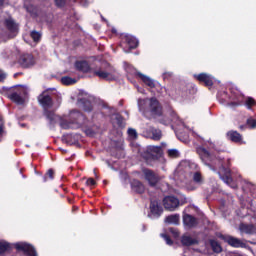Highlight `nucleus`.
Here are the masks:
<instances>
[{
	"mask_svg": "<svg viewBox=\"0 0 256 256\" xmlns=\"http://www.w3.org/2000/svg\"><path fill=\"white\" fill-rule=\"evenodd\" d=\"M60 126L62 127V129H71V124H69L67 121L62 120L60 122Z\"/></svg>",
	"mask_w": 256,
	"mask_h": 256,
	"instance_id": "37",
	"label": "nucleus"
},
{
	"mask_svg": "<svg viewBox=\"0 0 256 256\" xmlns=\"http://www.w3.org/2000/svg\"><path fill=\"white\" fill-rule=\"evenodd\" d=\"M70 119H73L74 121H79L80 119H83V114L78 111H72L70 112Z\"/></svg>",
	"mask_w": 256,
	"mask_h": 256,
	"instance_id": "29",
	"label": "nucleus"
},
{
	"mask_svg": "<svg viewBox=\"0 0 256 256\" xmlns=\"http://www.w3.org/2000/svg\"><path fill=\"white\" fill-rule=\"evenodd\" d=\"M247 125H248L249 127H251L252 129H255V127H256V120H255V119H252V118H249V119L247 120Z\"/></svg>",
	"mask_w": 256,
	"mask_h": 256,
	"instance_id": "36",
	"label": "nucleus"
},
{
	"mask_svg": "<svg viewBox=\"0 0 256 256\" xmlns=\"http://www.w3.org/2000/svg\"><path fill=\"white\" fill-rule=\"evenodd\" d=\"M161 237L165 239L167 245H173V241L171 240V238H169V236H167V234H161Z\"/></svg>",
	"mask_w": 256,
	"mask_h": 256,
	"instance_id": "38",
	"label": "nucleus"
},
{
	"mask_svg": "<svg viewBox=\"0 0 256 256\" xmlns=\"http://www.w3.org/2000/svg\"><path fill=\"white\" fill-rule=\"evenodd\" d=\"M179 214H172L165 218V223H168L170 225H179Z\"/></svg>",
	"mask_w": 256,
	"mask_h": 256,
	"instance_id": "19",
	"label": "nucleus"
},
{
	"mask_svg": "<svg viewBox=\"0 0 256 256\" xmlns=\"http://www.w3.org/2000/svg\"><path fill=\"white\" fill-rule=\"evenodd\" d=\"M19 63L24 68L33 67L35 65V57L31 54H23L20 56Z\"/></svg>",
	"mask_w": 256,
	"mask_h": 256,
	"instance_id": "9",
	"label": "nucleus"
},
{
	"mask_svg": "<svg viewBox=\"0 0 256 256\" xmlns=\"http://www.w3.org/2000/svg\"><path fill=\"white\" fill-rule=\"evenodd\" d=\"M150 211L152 215H156L157 217H159V215L163 213V208L159 205V202L151 201Z\"/></svg>",
	"mask_w": 256,
	"mask_h": 256,
	"instance_id": "13",
	"label": "nucleus"
},
{
	"mask_svg": "<svg viewBox=\"0 0 256 256\" xmlns=\"http://www.w3.org/2000/svg\"><path fill=\"white\" fill-rule=\"evenodd\" d=\"M240 231L242 233H255V226L254 225H247V224H241L240 225Z\"/></svg>",
	"mask_w": 256,
	"mask_h": 256,
	"instance_id": "24",
	"label": "nucleus"
},
{
	"mask_svg": "<svg viewBox=\"0 0 256 256\" xmlns=\"http://www.w3.org/2000/svg\"><path fill=\"white\" fill-rule=\"evenodd\" d=\"M16 248L19 251H24V253H26V255L28 256H37V252H35V248H33V246L29 245V244H17Z\"/></svg>",
	"mask_w": 256,
	"mask_h": 256,
	"instance_id": "11",
	"label": "nucleus"
},
{
	"mask_svg": "<svg viewBox=\"0 0 256 256\" xmlns=\"http://www.w3.org/2000/svg\"><path fill=\"white\" fill-rule=\"evenodd\" d=\"M56 7H65V0H55Z\"/></svg>",
	"mask_w": 256,
	"mask_h": 256,
	"instance_id": "39",
	"label": "nucleus"
},
{
	"mask_svg": "<svg viewBox=\"0 0 256 256\" xmlns=\"http://www.w3.org/2000/svg\"><path fill=\"white\" fill-rule=\"evenodd\" d=\"M136 75L143 81V83H145V85H147L148 87H151V89L155 87V82L150 77L144 75L141 72H137Z\"/></svg>",
	"mask_w": 256,
	"mask_h": 256,
	"instance_id": "16",
	"label": "nucleus"
},
{
	"mask_svg": "<svg viewBox=\"0 0 256 256\" xmlns=\"http://www.w3.org/2000/svg\"><path fill=\"white\" fill-rule=\"evenodd\" d=\"M163 205L167 211H175L179 207V199L175 196H167L163 199Z\"/></svg>",
	"mask_w": 256,
	"mask_h": 256,
	"instance_id": "7",
	"label": "nucleus"
},
{
	"mask_svg": "<svg viewBox=\"0 0 256 256\" xmlns=\"http://www.w3.org/2000/svg\"><path fill=\"white\" fill-rule=\"evenodd\" d=\"M197 151L203 163H205L208 167H213V165H215V162H213L214 157L209 153V151H207V149L198 148Z\"/></svg>",
	"mask_w": 256,
	"mask_h": 256,
	"instance_id": "8",
	"label": "nucleus"
},
{
	"mask_svg": "<svg viewBox=\"0 0 256 256\" xmlns=\"http://www.w3.org/2000/svg\"><path fill=\"white\" fill-rule=\"evenodd\" d=\"M125 41L129 45L130 49H137L139 46V41H137L133 36L126 35Z\"/></svg>",
	"mask_w": 256,
	"mask_h": 256,
	"instance_id": "18",
	"label": "nucleus"
},
{
	"mask_svg": "<svg viewBox=\"0 0 256 256\" xmlns=\"http://www.w3.org/2000/svg\"><path fill=\"white\" fill-rule=\"evenodd\" d=\"M31 38L35 43H39L41 41V33L37 31H32L30 34Z\"/></svg>",
	"mask_w": 256,
	"mask_h": 256,
	"instance_id": "30",
	"label": "nucleus"
},
{
	"mask_svg": "<svg viewBox=\"0 0 256 256\" xmlns=\"http://www.w3.org/2000/svg\"><path fill=\"white\" fill-rule=\"evenodd\" d=\"M218 175L220 176V179H222V181H224V183L227 185H231V187L234 189L237 187V185L233 184V178L231 177L230 169L225 168V166H221L218 171Z\"/></svg>",
	"mask_w": 256,
	"mask_h": 256,
	"instance_id": "5",
	"label": "nucleus"
},
{
	"mask_svg": "<svg viewBox=\"0 0 256 256\" xmlns=\"http://www.w3.org/2000/svg\"><path fill=\"white\" fill-rule=\"evenodd\" d=\"M119 127H123V122H120V123H119Z\"/></svg>",
	"mask_w": 256,
	"mask_h": 256,
	"instance_id": "46",
	"label": "nucleus"
},
{
	"mask_svg": "<svg viewBox=\"0 0 256 256\" xmlns=\"http://www.w3.org/2000/svg\"><path fill=\"white\" fill-rule=\"evenodd\" d=\"M148 131L152 135L151 139H153L154 141H159L161 139V130L150 127Z\"/></svg>",
	"mask_w": 256,
	"mask_h": 256,
	"instance_id": "22",
	"label": "nucleus"
},
{
	"mask_svg": "<svg viewBox=\"0 0 256 256\" xmlns=\"http://www.w3.org/2000/svg\"><path fill=\"white\" fill-rule=\"evenodd\" d=\"M193 181L198 183V185H201V183H203V176H201V173L195 172L193 175Z\"/></svg>",
	"mask_w": 256,
	"mask_h": 256,
	"instance_id": "31",
	"label": "nucleus"
},
{
	"mask_svg": "<svg viewBox=\"0 0 256 256\" xmlns=\"http://www.w3.org/2000/svg\"><path fill=\"white\" fill-rule=\"evenodd\" d=\"M210 245L214 253H221L223 251V248H221V244L217 242L216 240H210Z\"/></svg>",
	"mask_w": 256,
	"mask_h": 256,
	"instance_id": "26",
	"label": "nucleus"
},
{
	"mask_svg": "<svg viewBox=\"0 0 256 256\" xmlns=\"http://www.w3.org/2000/svg\"><path fill=\"white\" fill-rule=\"evenodd\" d=\"M148 151L149 153H151V155H157L158 157H161V155H163V150L161 149V146H149Z\"/></svg>",
	"mask_w": 256,
	"mask_h": 256,
	"instance_id": "23",
	"label": "nucleus"
},
{
	"mask_svg": "<svg viewBox=\"0 0 256 256\" xmlns=\"http://www.w3.org/2000/svg\"><path fill=\"white\" fill-rule=\"evenodd\" d=\"M195 79L200 81V83H204L206 87H213V76L207 74V73H201L194 76Z\"/></svg>",
	"mask_w": 256,
	"mask_h": 256,
	"instance_id": "10",
	"label": "nucleus"
},
{
	"mask_svg": "<svg viewBox=\"0 0 256 256\" xmlns=\"http://www.w3.org/2000/svg\"><path fill=\"white\" fill-rule=\"evenodd\" d=\"M132 189L136 193H144L145 192V186L139 180L132 181Z\"/></svg>",
	"mask_w": 256,
	"mask_h": 256,
	"instance_id": "17",
	"label": "nucleus"
},
{
	"mask_svg": "<svg viewBox=\"0 0 256 256\" xmlns=\"http://www.w3.org/2000/svg\"><path fill=\"white\" fill-rule=\"evenodd\" d=\"M143 174L150 187H155L161 181V177L150 169H144Z\"/></svg>",
	"mask_w": 256,
	"mask_h": 256,
	"instance_id": "6",
	"label": "nucleus"
},
{
	"mask_svg": "<svg viewBox=\"0 0 256 256\" xmlns=\"http://www.w3.org/2000/svg\"><path fill=\"white\" fill-rule=\"evenodd\" d=\"M3 1H4V0H0V5H3Z\"/></svg>",
	"mask_w": 256,
	"mask_h": 256,
	"instance_id": "47",
	"label": "nucleus"
},
{
	"mask_svg": "<svg viewBox=\"0 0 256 256\" xmlns=\"http://www.w3.org/2000/svg\"><path fill=\"white\" fill-rule=\"evenodd\" d=\"M5 79H7V74L0 70V83H3Z\"/></svg>",
	"mask_w": 256,
	"mask_h": 256,
	"instance_id": "40",
	"label": "nucleus"
},
{
	"mask_svg": "<svg viewBox=\"0 0 256 256\" xmlns=\"http://www.w3.org/2000/svg\"><path fill=\"white\" fill-rule=\"evenodd\" d=\"M140 109H145L144 105H149L150 112L153 117H161L163 115V109L156 98H146L138 101Z\"/></svg>",
	"mask_w": 256,
	"mask_h": 256,
	"instance_id": "3",
	"label": "nucleus"
},
{
	"mask_svg": "<svg viewBox=\"0 0 256 256\" xmlns=\"http://www.w3.org/2000/svg\"><path fill=\"white\" fill-rule=\"evenodd\" d=\"M128 135L132 137V139H137V130L133 128L128 129Z\"/></svg>",
	"mask_w": 256,
	"mask_h": 256,
	"instance_id": "33",
	"label": "nucleus"
},
{
	"mask_svg": "<svg viewBox=\"0 0 256 256\" xmlns=\"http://www.w3.org/2000/svg\"><path fill=\"white\" fill-rule=\"evenodd\" d=\"M96 182L93 178H89L87 181H86V185H88V187H93V185H95Z\"/></svg>",
	"mask_w": 256,
	"mask_h": 256,
	"instance_id": "41",
	"label": "nucleus"
},
{
	"mask_svg": "<svg viewBox=\"0 0 256 256\" xmlns=\"http://www.w3.org/2000/svg\"><path fill=\"white\" fill-rule=\"evenodd\" d=\"M228 139L234 143H243V137L237 131H230L227 133Z\"/></svg>",
	"mask_w": 256,
	"mask_h": 256,
	"instance_id": "14",
	"label": "nucleus"
},
{
	"mask_svg": "<svg viewBox=\"0 0 256 256\" xmlns=\"http://www.w3.org/2000/svg\"><path fill=\"white\" fill-rule=\"evenodd\" d=\"M240 129H243V126H240Z\"/></svg>",
	"mask_w": 256,
	"mask_h": 256,
	"instance_id": "48",
	"label": "nucleus"
},
{
	"mask_svg": "<svg viewBox=\"0 0 256 256\" xmlns=\"http://www.w3.org/2000/svg\"><path fill=\"white\" fill-rule=\"evenodd\" d=\"M246 105L247 107L251 108L253 107V105H255V99L251 98V97H248L246 99Z\"/></svg>",
	"mask_w": 256,
	"mask_h": 256,
	"instance_id": "35",
	"label": "nucleus"
},
{
	"mask_svg": "<svg viewBox=\"0 0 256 256\" xmlns=\"http://www.w3.org/2000/svg\"><path fill=\"white\" fill-rule=\"evenodd\" d=\"M165 75H168L169 77H171V75H173V73H166Z\"/></svg>",
	"mask_w": 256,
	"mask_h": 256,
	"instance_id": "45",
	"label": "nucleus"
},
{
	"mask_svg": "<svg viewBox=\"0 0 256 256\" xmlns=\"http://www.w3.org/2000/svg\"><path fill=\"white\" fill-rule=\"evenodd\" d=\"M84 111H91V107H89V108H84Z\"/></svg>",
	"mask_w": 256,
	"mask_h": 256,
	"instance_id": "43",
	"label": "nucleus"
},
{
	"mask_svg": "<svg viewBox=\"0 0 256 256\" xmlns=\"http://www.w3.org/2000/svg\"><path fill=\"white\" fill-rule=\"evenodd\" d=\"M54 175L55 172L53 171V169H49L46 173V176L44 177V181H47V177H49V179H53Z\"/></svg>",
	"mask_w": 256,
	"mask_h": 256,
	"instance_id": "34",
	"label": "nucleus"
},
{
	"mask_svg": "<svg viewBox=\"0 0 256 256\" xmlns=\"http://www.w3.org/2000/svg\"><path fill=\"white\" fill-rule=\"evenodd\" d=\"M38 101L42 107H44V115L49 119L50 123H56L59 120V117L55 115L54 112H51L47 109L50 107H53V99H51V96L47 94V92H43L42 94L39 95Z\"/></svg>",
	"mask_w": 256,
	"mask_h": 256,
	"instance_id": "1",
	"label": "nucleus"
},
{
	"mask_svg": "<svg viewBox=\"0 0 256 256\" xmlns=\"http://www.w3.org/2000/svg\"><path fill=\"white\" fill-rule=\"evenodd\" d=\"M5 23L7 29H9L11 33H17V31H19V26H17V24L12 19H7Z\"/></svg>",
	"mask_w": 256,
	"mask_h": 256,
	"instance_id": "21",
	"label": "nucleus"
},
{
	"mask_svg": "<svg viewBox=\"0 0 256 256\" xmlns=\"http://www.w3.org/2000/svg\"><path fill=\"white\" fill-rule=\"evenodd\" d=\"M182 245H185L186 247H190V245H197V240L191 238V236L184 235L181 239Z\"/></svg>",
	"mask_w": 256,
	"mask_h": 256,
	"instance_id": "20",
	"label": "nucleus"
},
{
	"mask_svg": "<svg viewBox=\"0 0 256 256\" xmlns=\"http://www.w3.org/2000/svg\"><path fill=\"white\" fill-rule=\"evenodd\" d=\"M118 119H120L121 121L123 120L122 118H118Z\"/></svg>",
	"mask_w": 256,
	"mask_h": 256,
	"instance_id": "49",
	"label": "nucleus"
},
{
	"mask_svg": "<svg viewBox=\"0 0 256 256\" xmlns=\"http://www.w3.org/2000/svg\"><path fill=\"white\" fill-rule=\"evenodd\" d=\"M226 241L228 242V245H231V247H241L242 249L246 247V244L243 241L231 236L226 237Z\"/></svg>",
	"mask_w": 256,
	"mask_h": 256,
	"instance_id": "12",
	"label": "nucleus"
},
{
	"mask_svg": "<svg viewBox=\"0 0 256 256\" xmlns=\"http://www.w3.org/2000/svg\"><path fill=\"white\" fill-rule=\"evenodd\" d=\"M61 83L63 85H75V83H77V80L73 79V78H71L69 76H65V77L61 78Z\"/></svg>",
	"mask_w": 256,
	"mask_h": 256,
	"instance_id": "27",
	"label": "nucleus"
},
{
	"mask_svg": "<svg viewBox=\"0 0 256 256\" xmlns=\"http://www.w3.org/2000/svg\"><path fill=\"white\" fill-rule=\"evenodd\" d=\"M29 89L27 86H15L8 90L7 96L13 101L17 103V105H23L25 103V98L21 95H27Z\"/></svg>",
	"mask_w": 256,
	"mask_h": 256,
	"instance_id": "2",
	"label": "nucleus"
},
{
	"mask_svg": "<svg viewBox=\"0 0 256 256\" xmlns=\"http://www.w3.org/2000/svg\"><path fill=\"white\" fill-rule=\"evenodd\" d=\"M183 223L186 227H195L197 226V219L189 214H185L183 216Z\"/></svg>",
	"mask_w": 256,
	"mask_h": 256,
	"instance_id": "15",
	"label": "nucleus"
},
{
	"mask_svg": "<svg viewBox=\"0 0 256 256\" xmlns=\"http://www.w3.org/2000/svg\"><path fill=\"white\" fill-rule=\"evenodd\" d=\"M171 233L174 234L175 237H179V231L170 229Z\"/></svg>",
	"mask_w": 256,
	"mask_h": 256,
	"instance_id": "42",
	"label": "nucleus"
},
{
	"mask_svg": "<svg viewBox=\"0 0 256 256\" xmlns=\"http://www.w3.org/2000/svg\"><path fill=\"white\" fill-rule=\"evenodd\" d=\"M168 156L171 159H177L179 157V151L177 149H170L168 150Z\"/></svg>",
	"mask_w": 256,
	"mask_h": 256,
	"instance_id": "32",
	"label": "nucleus"
},
{
	"mask_svg": "<svg viewBox=\"0 0 256 256\" xmlns=\"http://www.w3.org/2000/svg\"><path fill=\"white\" fill-rule=\"evenodd\" d=\"M115 73V68L109 64H105V66H102L100 69L94 70V75H96V77L105 79L106 81H113L116 77Z\"/></svg>",
	"mask_w": 256,
	"mask_h": 256,
	"instance_id": "4",
	"label": "nucleus"
},
{
	"mask_svg": "<svg viewBox=\"0 0 256 256\" xmlns=\"http://www.w3.org/2000/svg\"><path fill=\"white\" fill-rule=\"evenodd\" d=\"M3 133V127L0 126V135Z\"/></svg>",
	"mask_w": 256,
	"mask_h": 256,
	"instance_id": "44",
	"label": "nucleus"
},
{
	"mask_svg": "<svg viewBox=\"0 0 256 256\" xmlns=\"http://www.w3.org/2000/svg\"><path fill=\"white\" fill-rule=\"evenodd\" d=\"M76 68H78L79 71L87 73V71H89V63H87L86 61L77 62Z\"/></svg>",
	"mask_w": 256,
	"mask_h": 256,
	"instance_id": "25",
	"label": "nucleus"
},
{
	"mask_svg": "<svg viewBox=\"0 0 256 256\" xmlns=\"http://www.w3.org/2000/svg\"><path fill=\"white\" fill-rule=\"evenodd\" d=\"M9 249V243L5 241H0V256H3V253H6V251H9Z\"/></svg>",
	"mask_w": 256,
	"mask_h": 256,
	"instance_id": "28",
	"label": "nucleus"
}]
</instances>
